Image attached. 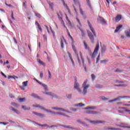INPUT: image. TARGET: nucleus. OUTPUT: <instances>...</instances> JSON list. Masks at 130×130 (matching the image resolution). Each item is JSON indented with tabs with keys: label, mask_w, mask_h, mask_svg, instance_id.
Instances as JSON below:
<instances>
[{
	"label": "nucleus",
	"mask_w": 130,
	"mask_h": 130,
	"mask_svg": "<svg viewBox=\"0 0 130 130\" xmlns=\"http://www.w3.org/2000/svg\"><path fill=\"white\" fill-rule=\"evenodd\" d=\"M40 108L43 110H45V108L43 107V106H40Z\"/></svg>",
	"instance_id": "obj_59"
},
{
	"label": "nucleus",
	"mask_w": 130,
	"mask_h": 130,
	"mask_svg": "<svg viewBox=\"0 0 130 130\" xmlns=\"http://www.w3.org/2000/svg\"><path fill=\"white\" fill-rule=\"evenodd\" d=\"M99 50V43H98L96 45L95 48L93 51V53L92 55V57L95 58L96 55H97V53H98V51Z\"/></svg>",
	"instance_id": "obj_2"
},
{
	"label": "nucleus",
	"mask_w": 130,
	"mask_h": 130,
	"mask_svg": "<svg viewBox=\"0 0 130 130\" xmlns=\"http://www.w3.org/2000/svg\"><path fill=\"white\" fill-rule=\"evenodd\" d=\"M13 112H14L15 113H16V114H20V111L15 109H14Z\"/></svg>",
	"instance_id": "obj_33"
},
{
	"label": "nucleus",
	"mask_w": 130,
	"mask_h": 130,
	"mask_svg": "<svg viewBox=\"0 0 130 130\" xmlns=\"http://www.w3.org/2000/svg\"><path fill=\"white\" fill-rule=\"evenodd\" d=\"M37 60L38 61L39 63H40V64H42V66L45 67V63L41 61V60H40L39 58H37Z\"/></svg>",
	"instance_id": "obj_18"
},
{
	"label": "nucleus",
	"mask_w": 130,
	"mask_h": 130,
	"mask_svg": "<svg viewBox=\"0 0 130 130\" xmlns=\"http://www.w3.org/2000/svg\"><path fill=\"white\" fill-rule=\"evenodd\" d=\"M39 125H40L42 127H45L46 126H47V124H39Z\"/></svg>",
	"instance_id": "obj_47"
},
{
	"label": "nucleus",
	"mask_w": 130,
	"mask_h": 130,
	"mask_svg": "<svg viewBox=\"0 0 130 130\" xmlns=\"http://www.w3.org/2000/svg\"><path fill=\"white\" fill-rule=\"evenodd\" d=\"M91 124H98V123H103V122H102V121H98V120H94V121H91L90 120H88Z\"/></svg>",
	"instance_id": "obj_6"
},
{
	"label": "nucleus",
	"mask_w": 130,
	"mask_h": 130,
	"mask_svg": "<svg viewBox=\"0 0 130 130\" xmlns=\"http://www.w3.org/2000/svg\"><path fill=\"white\" fill-rule=\"evenodd\" d=\"M83 43H84V47L85 49H89V47H88V45L87 44V43H86L85 41H84Z\"/></svg>",
	"instance_id": "obj_27"
},
{
	"label": "nucleus",
	"mask_w": 130,
	"mask_h": 130,
	"mask_svg": "<svg viewBox=\"0 0 130 130\" xmlns=\"http://www.w3.org/2000/svg\"><path fill=\"white\" fill-rule=\"evenodd\" d=\"M51 109H54L55 110H58V108L52 107H51Z\"/></svg>",
	"instance_id": "obj_57"
},
{
	"label": "nucleus",
	"mask_w": 130,
	"mask_h": 130,
	"mask_svg": "<svg viewBox=\"0 0 130 130\" xmlns=\"http://www.w3.org/2000/svg\"><path fill=\"white\" fill-rule=\"evenodd\" d=\"M49 5L51 9H52L53 8V6H54V4H53V3H51L50 2L49 3Z\"/></svg>",
	"instance_id": "obj_38"
},
{
	"label": "nucleus",
	"mask_w": 130,
	"mask_h": 130,
	"mask_svg": "<svg viewBox=\"0 0 130 130\" xmlns=\"http://www.w3.org/2000/svg\"><path fill=\"white\" fill-rule=\"evenodd\" d=\"M63 127H65L66 128H69V129H74L75 128L74 127L70 126H67L66 125L63 126Z\"/></svg>",
	"instance_id": "obj_28"
},
{
	"label": "nucleus",
	"mask_w": 130,
	"mask_h": 130,
	"mask_svg": "<svg viewBox=\"0 0 130 130\" xmlns=\"http://www.w3.org/2000/svg\"><path fill=\"white\" fill-rule=\"evenodd\" d=\"M121 28H122V25H120L118 27H117V28H116V29L114 31V33H117V32H118V31H119V30H120Z\"/></svg>",
	"instance_id": "obj_12"
},
{
	"label": "nucleus",
	"mask_w": 130,
	"mask_h": 130,
	"mask_svg": "<svg viewBox=\"0 0 130 130\" xmlns=\"http://www.w3.org/2000/svg\"><path fill=\"white\" fill-rule=\"evenodd\" d=\"M88 80L86 79L84 80L83 83L82 84V87L83 88V91H82V89L80 88V84L78 83V80L77 78L75 79V83H74V89L77 90L79 94H83V95H86L87 94V91H88V89L90 88V84H87Z\"/></svg>",
	"instance_id": "obj_1"
},
{
	"label": "nucleus",
	"mask_w": 130,
	"mask_h": 130,
	"mask_svg": "<svg viewBox=\"0 0 130 130\" xmlns=\"http://www.w3.org/2000/svg\"><path fill=\"white\" fill-rule=\"evenodd\" d=\"M10 97L11 98H15V96H14V95L11 94H10Z\"/></svg>",
	"instance_id": "obj_61"
},
{
	"label": "nucleus",
	"mask_w": 130,
	"mask_h": 130,
	"mask_svg": "<svg viewBox=\"0 0 130 130\" xmlns=\"http://www.w3.org/2000/svg\"><path fill=\"white\" fill-rule=\"evenodd\" d=\"M91 77L92 79V80H95V75L94 74H91Z\"/></svg>",
	"instance_id": "obj_53"
},
{
	"label": "nucleus",
	"mask_w": 130,
	"mask_h": 130,
	"mask_svg": "<svg viewBox=\"0 0 130 130\" xmlns=\"http://www.w3.org/2000/svg\"><path fill=\"white\" fill-rule=\"evenodd\" d=\"M99 60H100V55H99L98 57L96 58V63H98V61H99Z\"/></svg>",
	"instance_id": "obj_40"
},
{
	"label": "nucleus",
	"mask_w": 130,
	"mask_h": 130,
	"mask_svg": "<svg viewBox=\"0 0 130 130\" xmlns=\"http://www.w3.org/2000/svg\"><path fill=\"white\" fill-rule=\"evenodd\" d=\"M43 37H44V40H47V38H46V36L45 35H44Z\"/></svg>",
	"instance_id": "obj_60"
},
{
	"label": "nucleus",
	"mask_w": 130,
	"mask_h": 130,
	"mask_svg": "<svg viewBox=\"0 0 130 130\" xmlns=\"http://www.w3.org/2000/svg\"><path fill=\"white\" fill-rule=\"evenodd\" d=\"M43 94H46V95H48V96H53V93L51 92H47V91H45L43 92Z\"/></svg>",
	"instance_id": "obj_16"
},
{
	"label": "nucleus",
	"mask_w": 130,
	"mask_h": 130,
	"mask_svg": "<svg viewBox=\"0 0 130 130\" xmlns=\"http://www.w3.org/2000/svg\"><path fill=\"white\" fill-rule=\"evenodd\" d=\"M53 98H54V99H57L58 98V96H56V95L53 93V95H52Z\"/></svg>",
	"instance_id": "obj_43"
},
{
	"label": "nucleus",
	"mask_w": 130,
	"mask_h": 130,
	"mask_svg": "<svg viewBox=\"0 0 130 130\" xmlns=\"http://www.w3.org/2000/svg\"><path fill=\"white\" fill-rule=\"evenodd\" d=\"M87 23L88 24V26H89V27L91 32L93 33L94 37H96V32H95V31H94V28L93 27H92V25L90 23V21H87Z\"/></svg>",
	"instance_id": "obj_4"
},
{
	"label": "nucleus",
	"mask_w": 130,
	"mask_h": 130,
	"mask_svg": "<svg viewBox=\"0 0 130 130\" xmlns=\"http://www.w3.org/2000/svg\"><path fill=\"white\" fill-rule=\"evenodd\" d=\"M66 20H67V21L68 22V24H69V25H70L71 27H73V24H72V22H71V21L70 20V19H69V17H68V16H66Z\"/></svg>",
	"instance_id": "obj_22"
},
{
	"label": "nucleus",
	"mask_w": 130,
	"mask_h": 130,
	"mask_svg": "<svg viewBox=\"0 0 130 130\" xmlns=\"http://www.w3.org/2000/svg\"><path fill=\"white\" fill-rule=\"evenodd\" d=\"M115 83H118V84H122L124 83L122 81H119L118 80H115Z\"/></svg>",
	"instance_id": "obj_31"
},
{
	"label": "nucleus",
	"mask_w": 130,
	"mask_h": 130,
	"mask_svg": "<svg viewBox=\"0 0 130 130\" xmlns=\"http://www.w3.org/2000/svg\"><path fill=\"white\" fill-rule=\"evenodd\" d=\"M86 3L87 5L89 6V8H91V3H90V0H86Z\"/></svg>",
	"instance_id": "obj_37"
},
{
	"label": "nucleus",
	"mask_w": 130,
	"mask_h": 130,
	"mask_svg": "<svg viewBox=\"0 0 130 130\" xmlns=\"http://www.w3.org/2000/svg\"><path fill=\"white\" fill-rule=\"evenodd\" d=\"M8 80H10V79H14V80H16V79H18V77H17L15 75H14L13 76L9 75V76H8Z\"/></svg>",
	"instance_id": "obj_17"
},
{
	"label": "nucleus",
	"mask_w": 130,
	"mask_h": 130,
	"mask_svg": "<svg viewBox=\"0 0 130 130\" xmlns=\"http://www.w3.org/2000/svg\"><path fill=\"white\" fill-rule=\"evenodd\" d=\"M75 106L79 107H84V106H85V104L83 103H79L75 105Z\"/></svg>",
	"instance_id": "obj_24"
},
{
	"label": "nucleus",
	"mask_w": 130,
	"mask_h": 130,
	"mask_svg": "<svg viewBox=\"0 0 130 130\" xmlns=\"http://www.w3.org/2000/svg\"><path fill=\"white\" fill-rule=\"evenodd\" d=\"M79 53H80V55L81 56V58L82 60L83 64H84V58H83V55L82 54V52H80Z\"/></svg>",
	"instance_id": "obj_29"
},
{
	"label": "nucleus",
	"mask_w": 130,
	"mask_h": 130,
	"mask_svg": "<svg viewBox=\"0 0 130 130\" xmlns=\"http://www.w3.org/2000/svg\"><path fill=\"white\" fill-rule=\"evenodd\" d=\"M108 61V60H103L101 61V63H105V62Z\"/></svg>",
	"instance_id": "obj_45"
},
{
	"label": "nucleus",
	"mask_w": 130,
	"mask_h": 130,
	"mask_svg": "<svg viewBox=\"0 0 130 130\" xmlns=\"http://www.w3.org/2000/svg\"><path fill=\"white\" fill-rule=\"evenodd\" d=\"M35 15L36 17H38V18H40L41 17V15L39 13H36Z\"/></svg>",
	"instance_id": "obj_44"
},
{
	"label": "nucleus",
	"mask_w": 130,
	"mask_h": 130,
	"mask_svg": "<svg viewBox=\"0 0 130 130\" xmlns=\"http://www.w3.org/2000/svg\"><path fill=\"white\" fill-rule=\"evenodd\" d=\"M53 114H54L55 115H57V114H59L60 115H63V116H66L67 117H69V116H67L66 114H62V113L60 112H53Z\"/></svg>",
	"instance_id": "obj_14"
},
{
	"label": "nucleus",
	"mask_w": 130,
	"mask_h": 130,
	"mask_svg": "<svg viewBox=\"0 0 130 130\" xmlns=\"http://www.w3.org/2000/svg\"><path fill=\"white\" fill-rule=\"evenodd\" d=\"M1 75H2L3 77H4V78H7V76H6V75H5V74L3 73V72H1Z\"/></svg>",
	"instance_id": "obj_55"
},
{
	"label": "nucleus",
	"mask_w": 130,
	"mask_h": 130,
	"mask_svg": "<svg viewBox=\"0 0 130 130\" xmlns=\"http://www.w3.org/2000/svg\"><path fill=\"white\" fill-rule=\"evenodd\" d=\"M76 20H77V22L79 23V25L80 26H82V24H81V22H80V20L79 19V18L78 17H76Z\"/></svg>",
	"instance_id": "obj_46"
},
{
	"label": "nucleus",
	"mask_w": 130,
	"mask_h": 130,
	"mask_svg": "<svg viewBox=\"0 0 130 130\" xmlns=\"http://www.w3.org/2000/svg\"><path fill=\"white\" fill-rule=\"evenodd\" d=\"M10 109L11 110H12V111H14V110H15V109L14 108H13L12 107H10Z\"/></svg>",
	"instance_id": "obj_63"
},
{
	"label": "nucleus",
	"mask_w": 130,
	"mask_h": 130,
	"mask_svg": "<svg viewBox=\"0 0 130 130\" xmlns=\"http://www.w3.org/2000/svg\"><path fill=\"white\" fill-rule=\"evenodd\" d=\"M116 22H119L121 20V15H117L115 18Z\"/></svg>",
	"instance_id": "obj_11"
},
{
	"label": "nucleus",
	"mask_w": 130,
	"mask_h": 130,
	"mask_svg": "<svg viewBox=\"0 0 130 130\" xmlns=\"http://www.w3.org/2000/svg\"><path fill=\"white\" fill-rule=\"evenodd\" d=\"M68 36H69L70 38H71L72 39H73V37H72V36H71V34L69 33V34H68Z\"/></svg>",
	"instance_id": "obj_62"
},
{
	"label": "nucleus",
	"mask_w": 130,
	"mask_h": 130,
	"mask_svg": "<svg viewBox=\"0 0 130 130\" xmlns=\"http://www.w3.org/2000/svg\"><path fill=\"white\" fill-rule=\"evenodd\" d=\"M87 114H96V113H98L97 112H94L92 111H87L86 112Z\"/></svg>",
	"instance_id": "obj_19"
},
{
	"label": "nucleus",
	"mask_w": 130,
	"mask_h": 130,
	"mask_svg": "<svg viewBox=\"0 0 130 130\" xmlns=\"http://www.w3.org/2000/svg\"><path fill=\"white\" fill-rule=\"evenodd\" d=\"M22 84L23 87H27V85H28V81L23 82Z\"/></svg>",
	"instance_id": "obj_32"
},
{
	"label": "nucleus",
	"mask_w": 130,
	"mask_h": 130,
	"mask_svg": "<svg viewBox=\"0 0 130 130\" xmlns=\"http://www.w3.org/2000/svg\"><path fill=\"white\" fill-rule=\"evenodd\" d=\"M66 42V40H64V38L63 37H62V38L61 39V46L62 48H63V43Z\"/></svg>",
	"instance_id": "obj_15"
},
{
	"label": "nucleus",
	"mask_w": 130,
	"mask_h": 130,
	"mask_svg": "<svg viewBox=\"0 0 130 130\" xmlns=\"http://www.w3.org/2000/svg\"><path fill=\"white\" fill-rule=\"evenodd\" d=\"M70 110H72V111H77V109H74L72 108H70Z\"/></svg>",
	"instance_id": "obj_50"
},
{
	"label": "nucleus",
	"mask_w": 130,
	"mask_h": 130,
	"mask_svg": "<svg viewBox=\"0 0 130 130\" xmlns=\"http://www.w3.org/2000/svg\"><path fill=\"white\" fill-rule=\"evenodd\" d=\"M87 109H96V108H94V107H89V108H87Z\"/></svg>",
	"instance_id": "obj_56"
},
{
	"label": "nucleus",
	"mask_w": 130,
	"mask_h": 130,
	"mask_svg": "<svg viewBox=\"0 0 130 130\" xmlns=\"http://www.w3.org/2000/svg\"><path fill=\"white\" fill-rule=\"evenodd\" d=\"M57 15L58 16L59 20H62V18H61V16L59 15V13H57Z\"/></svg>",
	"instance_id": "obj_41"
},
{
	"label": "nucleus",
	"mask_w": 130,
	"mask_h": 130,
	"mask_svg": "<svg viewBox=\"0 0 130 130\" xmlns=\"http://www.w3.org/2000/svg\"><path fill=\"white\" fill-rule=\"evenodd\" d=\"M35 24L36 26H38V28L40 30V31H41V32H42V28H41V26H40V24H39V23H38V22L37 21H36Z\"/></svg>",
	"instance_id": "obj_13"
},
{
	"label": "nucleus",
	"mask_w": 130,
	"mask_h": 130,
	"mask_svg": "<svg viewBox=\"0 0 130 130\" xmlns=\"http://www.w3.org/2000/svg\"><path fill=\"white\" fill-rule=\"evenodd\" d=\"M115 87H127V85H125V84H116L115 85Z\"/></svg>",
	"instance_id": "obj_26"
},
{
	"label": "nucleus",
	"mask_w": 130,
	"mask_h": 130,
	"mask_svg": "<svg viewBox=\"0 0 130 130\" xmlns=\"http://www.w3.org/2000/svg\"><path fill=\"white\" fill-rule=\"evenodd\" d=\"M25 101H26V99L25 98L19 99V101L20 103L25 102Z\"/></svg>",
	"instance_id": "obj_30"
},
{
	"label": "nucleus",
	"mask_w": 130,
	"mask_h": 130,
	"mask_svg": "<svg viewBox=\"0 0 130 130\" xmlns=\"http://www.w3.org/2000/svg\"><path fill=\"white\" fill-rule=\"evenodd\" d=\"M70 59L71 60L73 66H74V67H75V62L74 61V59H73V58H71Z\"/></svg>",
	"instance_id": "obj_49"
},
{
	"label": "nucleus",
	"mask_w": 130,
	"mask_h": 130,
	"mask_svg": "<svg viewBox=\"0 0 130 130\" xmlns=\"http://www.w3.org/2000/svg\"><path fill=\"white\" fill-rule=\"evenodd\" d=\"M30 96L31 97H34V98H35L36 99H39V100H43V99L40 98V96H38L37 94L35 93H32Z\"/></svg>",
	"instance_id": "obj_7"
},
{
	"label": "nucleus",
	"mask_w": 130,
	"mask_h": 130,
	"mask_svg": "<svg viewBox=\"0 0 130 130\" xmlns=\"http://www.w3.org/2000/svg\"><path fill=\"white\" fill-rule=\"evenodd\" d=\"M40 78H41V79H42V78H43V72H40Z\"/></svg>",
	"instance_id": "obj_52"
},
{
	"label": "nucleus",
	"mask_w": 130,
	"mask_h": 130,
	"mask_svg": "<svg viewBox=\"0 0 130 130\" xmlns=\"http://www.w3.org/2000/svg\"><path fill=\"white\" fill-rule=\"evenodd\" d=\"M61 24L63 25V26L67 28V26H66V24H64V21L63 20L61 21Z\"/></svg>",
	"instance_id": "obj_51"
},
{
	"label": "nucleus",
	"mask_w": 130,
	"mask_h": 130,
	"mask_svg": "<svg viewBox=\"0 0 130 130\" xmlns=\"http://www.w3.org/2000/svg\"><path fill=\"white\" fill-rule=\"evenodd\" d=\"M42 86L44 87V89L45 90V92H46L47 91H48V87H47V85L46 84H42Z\"/></svg>",
	"instance_id": "obj_23"
},
{
	"label": "nucleus",
	"mask_w": 130,
	"mask_h": 130,
	"mask_svg": "<svg viewBox=\"0 0 130 130\" xmlns=\"http://www.w3.org/2000/svg\"><path fill=\"white\" fill-rule=\"evenodd\" d=\"M11 18H12V20H15V18L14 17V13H13V12H12Z\"/></svg>",
	"instance_id": "obj_54"
},
{
	"label": "nucleus",
	"mask_w": 130,
	"mask_h": 130,
	"mask_svg": "<svg viewBox=\"0 0 130 130\" xmlns=\"http://www.w3.org/2000/svg\"><path fill=\"white\" fill-rule=\"evenodd\" d=\"M80 31H81V35L82 37H85V32H84V30H83V29H80Z\"/></svg>",
	"instance_id": "obj_34"
},
{
	"label": "nucleus",
	"mask_w": 130,
	"mask_h": 130,
	"mask_svg": "<svg viewBox=\"0 0 130 130\" xmlns=\"http://www.w3.org/2000/svg\"><path fill=\"white\" fill-rule=\"evenodd\" d=\"M69 56L70 59H72V58H73V57H72V54H71V53H69Z\"/></svg>",
	"instance_id": "obj_58"
},
{
	"label": "nucleus",
	"mask_w": 130,
	"mask_h": 130,
	"mask_svg": "<svg viewBox=\"0 0 130 130\" xmlns=\"http://www.w3.org/2000/svg\"><path fill=\"white\" fill-rule=\"evenodd\" d=\"M48 74H49V79H51L52 77V76L51 75V73H50V71H48Z\"/></svg>",
	"instance_id": "obj_42"
},
{
	"label": "nucleus",
	"mask_w": 130,
	"mask_h": 130,
	"mask_svg": "<svg viewBox=\"0 0 130 130\" xmlns=\"http://www.w3.org/2000/svg\"><path fill=\"white\" fill-rule=\"evenodd\" d=\"M108 129L117 130L118 129L114 128H108Z\"/></svg>",
	"instance_id": "obj_64"
},
{
	"label": "nucleus",
	"mask_w": 130,
	"mask_h": 130,
	"mask_svg": "<svg viewBox=\"0 0 130 130\" xmlns=\"http://www.w3.org/2000/svg\"><path fill=\"white\" fill-rule=\"evenodd\" d=\"M34 113L35 114V115H37L38 116H43V114H40L39 113L34 112Z\"/></svg>",
	"instance_id": "obj_36"
},
{
	"label": "nucleus",
	"mask_w": 130,
	"mask_h": 130,
	"mask_svg": "<svg viewBox=\"0 0 130 130\" xmlns=\"http://www.w3.org/2000/svg\"><path fill=\"white\" fill-rule=\"evenodd\" d=\"M87 33L91 43H94V36H93V34H92L90 31H87Z\"/></svg>",
	"instance_id": "obj_5"
},
{
	"label": "nucleus",
	"mask_w": 130,
	"mask_h": 130,
	"mask_svg": "<svg viewBox=\"0 0 130 130\" xmlns=\"http://www.w3.org/2000/svg\"><path fill=\"white\" fill-rule=\"evenodd\" d=\"M62 2H63V6L66 8L67 10H68V11H70V8H69V6H68V5H67V4H66L64 3V0H63Z\"/></svg>",
	"instance_id": "obj_21"
},
{
	"label": "nucleus",
	"mask_w": 130,
	"mask_h": 130,
	"mask_svg": "<svg viewBox=\"0 0 130 130\" xmlns=\"http://www.w3.org/2000/svg\"><path fill=\"white\" fill-rule=\"evenodd\" d=\"M40 105H33V107H37V108H40Z\"/></svg>",
	"instance_id": "obj_48"
},
{
	"label": "nucleus",
	"mask_w": 130,
	"mask_h": 130,
	"mask_svg": "<svg viewBox=\"0 0 130 130\" xmlns=\"http://www.w3.org/2000/svg\"><path fill=\"white\" fill-rule=\"evenodd\" d=\"M72 48L74 51L75 52V54L77 56V59L79 63H81V61L80 60V57H79V54L78 53V52H77V50H76V47H75V45H74V44H72Z\"/></svg>",
	"instance_id": "obj_3"
},
{
	"label": "nucleus",
	"mask_w": 130,
	"mask_h": 130,
	"mask_svg": "<svg viewBox=\"0 0 130 130\" xmlns=\"http://www.w3.org/2000/svg\"><path fill=\"white\" fill-rule=\"evenodd\" d=\"M125 35H126V36L127 37L130 38V29L127 30L125 32Z\"/></svg>",
	"instance_id": "obj_20"
},
{
	"label": "nucleus",
	"mask_w": 130,
	"mask_h": 130,
	"mask_svg": "<svg viewBox=\"0 0 130 130\" xmlns=\"http://www.w3.org/2000/svg\"><path fill=\"white\" fill-rule=\"evenodd\" d=\"M22 108L23 109H24V110H30V108H28L26 107V106H22Z\"/></svg>",
	"instance_id": "obj_35"
},
{
	"label": "nucleus",
	"mask_w": 130,
	"mask_h": 130,
	"mask_svg": "<svg viewBox=\"0 0 130 130\" xmlns=\"http://www.w3.org/2000/svg\"><path fill=\"white\" fill-rule=\"evenodd\" d=\"M58 110H59L60 111H63L64 112H67L68 113H69V111H68L63 108H58Z\"/></svg>",
	"instance_id": "obj_25"
},
{
	"label": "nucleus",
	"mask_w": 130,
	"mask_h": 130,
	"mask_svg": "<svg viewBox=\"0 0 130 130\" xmlns=\"http://www.w3.org/2000/svg\"><path fill=\"white\" fill-rule=\"evenodd\" d=\"M99 18L100 19H98V22H100V23H102V24H103V25H105V24H106V21H105V19L101 17H99Z\"/></svg>",
	"instance_id": "obj_8"
},
{
	"label": "nucleus",
	"mask_w": 130,
	"mask_h": 130,
	"mask_svg": "<svg viewBox=\"0 0 130 130\" xmlns=\"http://www.w3.org/2000/svg\"><path fill=\"white\" fill-rule=\"evenodd\" d=\"M75 5H78L79 7V11H80V14H81L82 15H84V13H83V10H82V8H81V5H80V3L77 2L76 3H75Z\"/></svg>",
	"instance_id": "obj_10"
},
{
	"label": "nucleus",
	"mask_w": 130,
	"mask_h": 130,
	"mask_svg": "<svg viewBox=\"0 0 130 130\" xmlns=\"http://www.w3.org/2000/svg\"><path fill=\"white\" fill-rule=\"evenodd\" d=\"M121 98H122L121 96H119L118 98H117L114 100L110 101L109 102V103H111L112 102H117V101H120V100H121Z\"/></svg>",
	"instance_id": "obj_9"
},
{
	"label": "nucleus",
	"mask_w": 130,
	"mask_h": 130,
	"mask_svg": "<svg viewBox=\"0 0 130 130\" xmlns=\"http://www.w3.org/2000/svg\"><path fill=\"white\" fill-rule=\"evenodd\" d=\"M9 122H1L0 124H4V125H7V124H9Z\"/></svg>",
	"instance_id": "obj_39"
}]
</instances>
